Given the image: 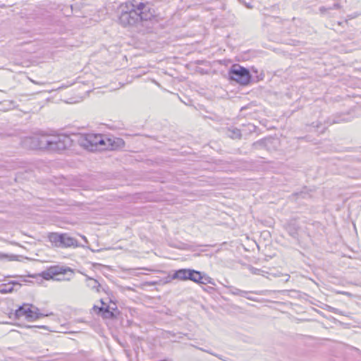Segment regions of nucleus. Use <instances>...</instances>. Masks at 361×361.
<instances>
[{"instance_id": "c85d7f7f", "label": "nucleus", "mask_w": 361, "mask_h": 361, "mask_svg": "<svg viewBox=\"0 0 361 361\" xmlns=\"http://www.w3.org/2000/svg\"><path fill=\"white\" fill-rule=\"evenodd\" d=\"M6 255L0 254V259L6 258Z\"/></svg>"}, {"instance_id": "c756f323", "label": "nucleus", "mask_w": 361, "mask_h": 361, "mask_svg": "<svg viewBox=\"0 0 361 361\" xmlns=\"http://www.w3.org/2000/svg\"><path fill=\"white\" fill-rule=\"evenodd\" d=\"M82 239H83L86 243H87V238H86V237H85V236L82 235Z\"/></svg>"}, {"instance_id": "2eb2a0df", "label": "nucleus", "mask_w": 361, "mask_h": 361, "mask_svg": "<svg viewBox=\"0 0 361 361\" xmlns=\"http://www.w3.org/2000/svg\"><path fill=\"white\" fill-rule=\"evenodd\" d=\"M201 272L199 271L190 269V273H188V280L192 281L197 283H199V280L201 279Z\"/></svg>"}, {"instance_id": "aec40b11", "label": "nucleus", "mask_w": 361, "mask_h": 361, "mask_svg": "<svg viewBox=\"0 0 361 361\" xmlns=\"http://www.w3.org/2000/svg\"><path fill=\"white\" fill-rule=\"evenodd\" d=\"M293 196H295L297 198H306L309 196V193L306 191V188H304V190L300 192L293 193Z\"/></svg>"}, {"instance_id": "a211bd4d", "label": "nucleus", "mask_w": 361, "mask_h": 361, "mask_svg": "<svg viewBox=\"0 0 361 361\" xmlns=\"http://www.w3.org/2000/svg\"><path fill=\"white\" fill-rule=\"evenodd\" d=\"M267 139H262V140H258L257 142H255L252 144V148L255 149L264 148L267 145Z\"/></svg>"}, {"instance_id": "4468645a", "label": "nucleus", "mask_w": 361, "mask_h": 361, "mask_svg": "<svg viewBox=\"0 0 361 361\" xmlns=\"http://www.w3.org/2000/svg\"><path fill=\"white\" fill-rule=\"evenodd\" d=\"M230 293L234 295H238V296L246 298L247 299L250 300H255L253 298L247 296V294L249 292L238 289L235 287L230 288Z\"/></svg>"}, {"instance_id": "412c9836", "label": "nucleus", "mask_w": 361, "mask_h": 361, "mask_svg": "<svg viewBox=\"0 0 361 361\" xmlns=\"http://www.w3.org/2000/svg\"><path fill=\"white\" fill-rule=\"evenodd\" d=\"M111 143L114 145V148H112V146H109V147H111V149H114L117 147L124 145V141L121 138H116L113 142L111 141Z\"/></svg>"}, {"instance_id": "0eeeda50", "label": "nucleus", "mask_w": 361, "mask_h": 361, "mask_svg": "<svg viewBox=\"0 0 361 361\" xmlns=\"http://www.w3.org/2000/svg\"><path fill=\"white\" fill-rule=\"evenodd\" d=\"M68 271L72 272V270L70 268L68 269ZM66 271H67V269H63V268L58 267V266H54V267H51L49 269H48L45 271H43L42 273V276L44 279L49 280L50 279H53L54 276H56L57 275L64 274L66 273Z\"/></svg>"}, {"instance_id": "1a4fd4ad", "label": "nucleus", "mask_w": 361, "mask_h": 361, "mask_svg": "<svg viewBox=\"0 0 361 361\" xmlns=\"http://www.w3.org/2000/svg\"><path fill=\"white\" fill-rule=\"evenodd\" d=\"M37 135L26 137L22 141V145L24 147L30 149H39Z\"/></svg>"}, {"instance_id": "f8f14e48", "label": "nucleus", "mask_w": 361, "mask_h": 361, "mask_svg": "<svg viewBox=\"0 0 361 361\" xmlns=\"http://www.w3.org/2000/svg\"><path fill=\"white\" fill-rule=\"evenodd\" d=\"M190 269H181L177 270L174 272L172 276V279H179V280H188V273H190Z\"/></svg>"}, {"instance_id": "4be33fe9", "label": "nucleus", "mask_w": 361, "mask_h": 361, "mask_svg": "<svg viewBox=\"0 0 361 361\" xmlns=\"http://www.w3.org/2000/svg\"><path fill=\"white\" fill-rule=\"evenodd\" d=\"M13 286L7 287V286H4V288H0V293H11L13 291Z\"/></svg>"}, {"instance_id": "5701e85b", "label": "nucleus", "mask_w": 361, "mask_h": 361, "mask_svg": "<svg viewBox=\"0 0 361 361\" xmlns=\"http://www.w3.org/2000/svg\"><path fill=\"white\" fill-rule=\"evenodd\" d=\"M249 270L252 274H256V275H259L262 272V271L261 269L255 268L252 266H250Z\"/></svg>"}, {"instance_id": "a878e982", "label": "nucleus", "mask_w": 361, "mask_h": 361, "mask_svg": "<svg viewBox=\"0 0 361 361\" xmlns=\"http://www.w3.org/2000/svg\"><path fill=\"white\" fill-rule=\"evenodd\" d=\"M239 1L240 2L244 3L247 8H251L252 7L249 4H247L246 3H245V0H239Z\"/></svg>"}, {"instance_id": "6e6552de", "label": "nucleus", "mask_w": 361, "mask_h": 361, "mask_svg": "<svg viewBox=\"0 0 361 361\" xmlns=\"http://www.w3.org/2000/svg\"><path fill=\"white\" fill-rule=\"evenodd\" d=\"M100 302L102 304V306L99 307L94 305L93 307V310L95 312L100 314L102 317L106 319H112L116 317L114 312L110 310V305H105V303L102 299L100 300Z\"/></svg>"}, {"instance_id": "423d86ee", "label": "nucleus", "mask_w": 361, "mask_h": 361, "mask_svg": "<svg viewBox=\"0 0 361 361\" xmlns=\"http://www.w3.org/2000/svg\"><path fill=\"white\" fill-rule=\"evenodd\" d=\"M50 314H52V313H50V314L40 313L38 307H37L32 305L27 304L26 312H25V318L29 322H33L35 320H37V319L47 317Z\"/></svg>"}, {"instance_id": "f257e3e1", "label": "nucleus", "mask_w": 361, "mask_h": 361, "mask_svg": "<svg viewBox=\"0 0 361 361\" xmlns=\"http://www.w3.org/2000/svg\"><path fill=\"white\" fill-rule=\"evenodd\" d=\"M154 16L148 4L140 2L135 4L126 3L118 9V23L123 27L137 26L142 21L150 20Z\"/></svg>"}, {"instance_id": "ddd939ff", "label": "nucleus", "mask_w": 361, "mask_h": 361, "mask_svg": "<svg viewBox=\"0 0 361 361\" xmlns=\"http://www.w3.org/2000/svg\"><path fill=\"white\" fill-rule=\"evenodd\" d=\"M225 133L228 137L232 139H240L242 135L240 130L234 126L227 128Z\"/></svg>"}, {"instance_id": "dca6fc26", "label": "nucleus", "mask_w": 361, "mask_h": 361, "mask_svg": "<svg viewBox=\"0 0 361 361\" xmlns=\"http://www.w3.org/2000/svg\"><path fill=\"white\" fill-rule=\"evenodd\" d=\"M26 307L27 304H23L22 306H20L14 313L15 318L18 319L22 317H25Z\"/></svg>"}, {"instance_id": "393cba45", "label": "nucleus", "mask_w": 361, "mask_h": 361, "mask_svg": "<svg viewBox=\"0 0 361 361\" xmlns=\"http://www.w3.org/2000/svg\"><path fill=\"white\" fill-rule=\"evenodd\" d=\"M116 310V305L115 303H113L112 305H110V310L114 311Z\"/></svg>"}, {"instance_id": "b1692460", "label": "nucleus", "mask_w": 361, "mask_h": 361, "mask_svg": "<svg viewBox=\"0 0 361 361\" xmlns=\"http://www.w3.org/2000/svg\"><path fill=\"white\" fill-rule=\"evenodd\" d=\"M343 121H345L344 118H341V119H337V120L333 119L332 121L331 122V123H339V122Z\"/></svg>"}, {"instance_id": "9b49d317", "label": "nucleus", "mask_w": 361, "mask_h": 361, "mask_svg": "<svg viewBox=\"0 0 361 361\" xmlns=\"http://www.w3.org/2000/svg\"><path fill=\"white\" fill-rule=\"evenodd\" d=\"M37 137L39 141V149L49 150L51 137L45 135H37Z\"/></svg>"}, {"instance_id": "20e7f679", "label": "nucleus", "mask_w": 361, "mask_h": 361, "mask_svg": "<svg viewBox=\"0 0 361 361\" xmlns=\"http://www.w3.org/2000/svg\"><path fill=\"white\" fill-rule=\"evenodd\" d=\"M230 80H234L242 85H247L251 80L249 70L239 64H233L228 71Z\"/></svg>"}, {"instance_id": "bb28decb", "label": "nucleus", "mask_w": 361, "mask_h": 361, "mask_svg": "<svg viewBox=\"0 0 361 361\" xmlns=\"http://www.w3.org/2000/svg\"><path fill=\"white\" fill-rule=\"evenodd\" d=\"M340 7L339 4H334L333 5V7L331 8H334V9H337Z\"/></svg>"}, {"instance_id": "9d476101", "label": "nucleus", "mask_w": 361, "mask_h": 361, "mask_svg": "<svg viewBox=\"0 0 361 361\" xmlns=\"http://www.w3.org/2000/svg\"><path fill=\"white\" fill-rule=\"evenodd\" d=\"M86 277L85 282L86 286L91 288L92 290H95L97 293H99L101 291L102 286L99 283V281L97 279H94L92 277L88 276L87 275H85Z\"/></svg>"}, {"instance_id": "39448f33", "label": "nucleus", "mask_w": 361, "mask_h": 361, "mask_svg": "<svg viewBox=\"0 0 361 361\" xmlns=\"http://www.w3.org/2000/svg\"><path fill=\"white\" fill-rule=\"evenodd\" d=\"M71 138L64 135L51 136L49 151H61L71 145Z\"/></svg>"}, {"instance_id": "f3484780", "label": "nucleus", "mask_w": 361, "mask_h": 361, "mask_svg": "<svg viewBox=\"0 0 361 361\" xmlns=\"http://www.w3.org/2000/svg\"><path fill=\"white\" fill-rule=\"evenodd\" d=\"M198 283L215 285L213 279L207 276L205 274H201V279L199 280Z\"/></svg>"}, {"instance_id": "7ed1b4c3", "label": "nucleus", "mask_w": 361, "mask_h": 361, "mask_svg": "<svg viewBox=\"0 0 361 361\" xmlns=\"http://www.w3.org/2000/svg\"><path fill=\"white\" fill-rule=\"evenodd\" d=\"M48 239L52 245L61 247H80L78 241L68 233H50L48 235Z\"/></svg>"}, {"instance_id": "f03ea898", "label": "nucleus", "mask_w": 361, "mask_h": 361, "mask_svg": "<svg viewBox=\"0 0 361 361\" xmlns=\"http://www.w3.org/2000/svg\"><path fill=\"white\" fill-rule=\"evenodd\" d=\"M79 143L84 148L93 151L99 147V149H106L109 146L114 145L111 143V139L104 137L102 134L89 133L82 136L79 140Z\"/></svg>"}, {"instance_id": "6ab92c4d", "label": "nucleus", "mask_w": 361, "mask_h": 361, "mask_svg": "<svg viewBox=\"0 0 361 361\" xmlns=\"http://www.w3.org/2000/svg\"><path fill=\"white\" fill-rule=\"evenodd\" d=\"M287 231L290 236L294 238H298V229L294 226H288L287 228Z\"/></svg>"}, {"instance_id": "cd10ccee", "label": "nucleus", "mask_w": 361, "mask_h": 361, "mask_svg": "<svg viewBox=\"0 0 361 361\" xmlns=\"http://www.w3.org/2000/svg\"><path fill=\"white\" fill-rule=\"evenodd\" d=\"M199 349H200V350L204 351V352H207V353H210V354H212V355H215L214 353H211V352H209V351H208V350H204V349H203V348H199Z\"/></svg>"}]
</instances>
